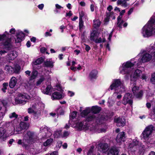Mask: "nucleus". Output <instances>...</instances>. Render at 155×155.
I'll use <instances>...</instances> for the list:
<instances>
[{
	"mask_svg": "<svg viewBox=\"0 0 155 155\" xmlns=\"http://www.w3.org/2000/svg\"><path fill=\"white\" fill-rule=\"evenodd\" d=\"M31 99V97L25 93H19L15 98L16 104H24Z\"/></svg>",
	"mask_w": 155,
	"mask_h": 155,
	"instance_id": "obj_6",
	"label": "nucleus"
},
{
	"mask_svg": "<svg viewBox=\"0 0 155 155\" xmlns=\"http://www.w3.org/2000/svg\"><path fill=\"white\" fill-rule=\"evenodd\" d=\"M17 53L16 51H12L9 52L7 58L9 60H13L17 57Z\"/></svg>",
	"mask_w": 155,
	"mask_h": 155,
	"instance_id": "obj_23",
	"label": "nucleus"
},
{
	"mask_svg": "<svg viewBox=\"0 0 155 155\" xmlns=\"http://www.w3.org/2000/svg\"><path fill=\"white\" fill-rule=\"evenodd\" d=\"M132 97V95L131 94L129 93L126 94L123 98L122 103L124 105H126L128 103L130 105L132 104L133 103Z\"/></svg>",
	"mask_w": 155,
	"mask_h": 155,
	"instance_id": "obj_14",
	"label": "nucleus"
},
{
	"mask_svg": "<svg viewBox=\"0 0 155 155\" xmlns=\"http://www.w3.org/2000/svg\"><path fill=\"white\" fill-rule=\"evenodd\" d=\"M10 40L8 39L6 42H4L3 43L4 48L5 50H2L0 51V54L2 55L5 54L7 53L8 51L10 50V48H11V45L10 43Z\"/></svg>",
	"mask_w": 155,
	"mask_h": 155,
	"instance_id": "obj_16",
	"label": "nucleus"
},
{
	"mask_svg": "<svg viewBox=\"0 0 155 155\" xmlns=\"http://www.w3.org/2000/svg\"><path fill=\"white\" fill-rule=\"evenodd\" d=\"M53 141V140L52 138L48 139L44 143L43 145L45 147L50 145L51 144Z\"/></svg>",
	"mask_w": 155,
	"mask_h": 155,
	"instance_id": "obj_38",
	"label": "nucleus"
},
{
	"mask_svg": "<svg viewBox=\"0 0 155 155\" xmlns=\"http://www.w3.org/2000/svg\"><path fill=\"white\" fill-rule=\"evenodd\" d=\"M140 143L136 139H134L130 143L129 146L130 148H134V149L137 148V146Z\"/></svg>",
	"mask_w": 155,
	"mask_h": 155,
	"instance_id": "obj_28",
	"label": "nucleus"
},
{
	"mask_svg": "<svg viewBox=\"0 0 155 155\" xmlns=\"http://www.w3.org/2000/svg\"><path fill=\"white\" fill-rule=\"evenodd\" d=\"M9 124L13 127L14 132L16 134L19 133L22 130L27 129L29 126L28 123L24 122L22 121L20 124H18L17 120L15 119L11 121Z\"/></svg>",
	"mask_w": 155,
	"mask_h": 155,
	"instance_id": "obj_5",
	"label": "nucleus"
},
{
	"mask_svg": "<svg viewBox=\"0 0 155 155\" xmlns=\"http://www.w3.org/2000/svg\"><path fill=\"white\" fill-rule=\"evenodd\" d=\"M96 8V6L92 4L91 5L90 8L91 12H94Z\"/></svg>",
	"mask_w": 155,
	"mask_h": 155,
	"instance_id": "obj_55",
	"label": "nucleus"
},
{
	"mask_svg": "<svg viewBox=\"0 0 155 155\" xmlns=\"http://www.w3.org/2000/svg\"><path fill=\"white\" fill-rule=\"evenodd\" d=\"M45 105L41 101V98L38 96H35L34 99L31 104V107L34 109H43Z\"/></svg>",
	"mask_w": 155,
	"mask_h": 155,
	"instance_id": "obj_7",
	"label": "nucleus"
},
{
	"mask_svg": "<svg viewBox=\"0 0 155 155\" xmlns=\"http://www.w3.org/2000/svg\"><path fill=\"white\" fill-rule=\"evenodd\" d=\"M44 4H41L38 5V7L39 9L41 10H42L44 7Z\"/></svg>",
	"mask_w": 155,
	"mask_h": 155,
	"instance_id": "obj_61",
	"label": "nucleus"
},
{
	"mask_svg": "<svg viewBox=\"0 0 155 155\" xmlns=\"http://www.w3.org/2000/svg\"><path fill=\"white\" fill-rule=\"evenodd\" d=\"M108 148V145L106 143H101L99 144L97 148L103 153L106 152Z\"/></svg>",
	"mask_w": 155,
	"mask_h": 155,
	"instance_id": "obj_17",
	"label": "nucleus"
},
{
	"mask_svg": "<svg viewBox=\"0 0 155 155\" xmlns=\"http://www.w3.org/2000/svg\"><path fill=\"white\" fill-rule=\"evenodd\" d=\"M8 85V84L7 83H4L3 84V87L2 89V90L4 93L6 92V90L7 89Z\"/></svg>",
	"mask_w": 155,
	"mask_h": 155,
	"instance_id": "obj_47",
	"label": "nucleus"
},
{
	"mask_svg": "<svg viewBox=\"0 0 155 155\" xmlns=\"http://www.w3.org/2000/svg\"><path fill=\"white\" fill-rule=\"evenodd\" d=\"M97 71L96 70H93L91 72L89 75V78L91 79H96L97 77Z\"/></svg>",
	"mask_w": 155,
	"mask_h": 155,
	"instance_id": "obj_29",
	"label": "nucleus"
},
{
	"mask_svg": "<svg viewBox=\"0 0 155 155\" xmlns=\"http://www.w3.org/2000/svg\"><path fill=\"white\" fill-rule=\"evenodd\" d=\"M108 103H109V106H111L114 104V102L113 101H112L110 99V98H109L108 101Z\"/></svg>",
	"mask_w": 155,
	"mask_h": 155,
	"instance_id": "obj_57",
	"label": "nucleus"
},
{
	"mask_svg": "<svg viewBox=\"0 0 155 155\" xmlns=\"http://www.w3.org/2000/svg\"><path fill=\"white\" fill-rule=\"evenodd\" d=\"M69 135V133L68 131H65L64 132L63 135L61 134V137H64L68 136Z\"/></svg>",
	"mask_w": 155,
	"mask_h": 155,
	"instance_id": "obj_58",
	"label": "nucleus"
},
{
	"mask_svg": "<svg viewBox=\"0 0 155 155\" xmlns=\"http://www.w3.org/2000/svg\"><path fill=\"white\" fill-rule=\"evenodd\" d=\"M35 138L34 133L31 131H28L23 138V143H31Z\"/></svg>",
	"mask_w": 155,
	"mask_h": 155,
	"instance_id": "obj_9",
	"label": "nucleus"
},
{
	"mask_svg": "<svg viewBox=\"0 0 155 155\" xmlns=\"http://www.w3.org/2000/svg\"><path fill=\"white\" fill-rule=\"evenodd\" d=\"M8 135L5 132V130L2 127H0V141L1 142L5 141Z\"/></svg>",
	"mask_w": 155,
	"mask_h": 155,
	"instance_id": "obj_20",
	"label": "nucleus"
},
{
	"mask_svg": "<svg viewBox=\"0 0 155 155\" xmlns=\"http://www.w3.org/2000/svg\"><path fill=\"white\" fill-rule=\"evenodd\" d=\"M152 53L155 60V42L152 46L150 47L147 50V52L144 53L143 55L136 62L137 67L141 64L142 63H145L150 61L152 58L151 54Z\"/></svg>",
	"mask_w": 155,
	"mask_h": 155,
	"instance_id": "obj_3",
	"label": "nucleus"
},
{
	"mask_svg": "<svg viewBox=\"0 0 155 155\" xmlns=\"http://www.w3.org/2000/svg\"><path fill=\"white\" fill-rule=\"evenodd\" d=\"M136 149H138V152L139 154H141L144 152L145 148L144 146L140 143Z\"/></svg>",
	"mask_w": 155,
	"mask_h": 155,
	"instance_id": "obj_31",
	"label": "nucleus"
},
{
	"mask_svg": "<svg viewBox=\"0 0 155 155\" xmlns=\"http://www.w3.org/2000/svg\"><path fill=\"white\" fill-rule=\"evenodd\" d=\"M50 155H58V152L56 151H54L52 152Z\"/></svg>",
	"mask_w": 155,
	"mask_h": 155,
	"instance_id": "obj_64",
	"label": "nucleus"
},
{
	"mask_svg": "<svg viewBox=\"0 0 155 155\" xmlns=\"http://www.w3.org/2000/svg\"><path fill=\"white\" fill-rule=\"evenodd\" d=\"M154 127L152 125H149L146 127L142 133L143 137L145 140L148 139L151 136Z\"/></svg>",
	"mask_w": 155,
	"mask_h": 155,
	"instance_id": "obj_8",
	"label": "nucleus"
},
{
	"mask_svg": "<svg viewBox=\"0 0 155 155\" xmlns=\"http://www.w3.org/2000/svg\"><path fill=\"white\" fill-rule=\"evenodd\" d=\"M44 78L42 77L39 79L37 81V85H38L41 84L42 82L44 80Z\"/></svg>",
	"mask_w": 155,
	"mask_h": 155,
	"instance_id": "obj_52",
	"label": "nucleus"
},
{
	"mask_svg": "<svg viewBox=\"0 0 155 155\" xmlns=\"http://www.w3.org/2000/svg\"><path fill=\"white\" fill-rule=\"evenodd\" d=\"M21 69V67L18 64H16L13 68V73H18Z\"/></svg>",
	"mask_w": 155,
	"mask_h": 155,
	"instance_id": "obj_39",
	"label": "nucleus"
},
{
	"mask_svg": "<svg viewBox=\"0 0 155 155\" xmlns=\"http://www.w3.org/2000/svg\"><path fill=\"white\" fill-rule=\"evenodd\" d=\"M118 150L115 147H112L108 150L107 155H118Z\"/></svg>",
	"mask_w": 155,
	"mask_h": 155,
	"instance_id": "obj_24",
	"label": "nucleus"
},
{
	"mask_svg": "<svg viewBox=\"0 0 155 155\" xmlns=\"http://www.w3.org/2000/svg\"><path fill=\"white\" fill-rule=\"evenodd\" d=\"M77 112L76 111H73L72 113L70 115V120L69 122L70 123L71 121V119H74L77 116Z\"/></svg>",
	"mask_w": 155,
	"mask_h": 155,
	"instance_id": "obj_45",
	"label": "nucleus"
},
{
	"mask_svg": "<svg viewBox=\"0 0 155 155\" xmlns=\"http://www.w3.org/2000/svg\"><path fill=\"white\" fill-rule=\"evenodd\" d=\"M5 70L8 73H13V68L11 66L6 65H5Z\"/></svg>",
	"mask_w": 155,
	"mask_h": 155,
	"instance_id": "obj_37",
	"label": "nucleus"
},
{
	"mask_svg": "<svg viewBox=\"0 0 155 155\" xmlns=\"http://www.w3.org/2000/svg\"><path fill=\"white\" fill-rule=\"evenodd\" d=\"M84 13L83 11H81L80 12H79V19L82 20V18L84 17Z\"/></svg>",
	"mask_w": 155,
	"mask_h": 155,
	"instance_id": "obj_54",
	"label": "nucleus"
},
{
	"mask_svg": "<svg viewBox=\"0 0 155 155\" xmlns=\"http://www.w3.org/2000/svg\"><path fill=\"white\" fill-rule=\"evenodd\" d=\"M40 130L43 134H45V135L44 136L45 137H49L50 135V133L48 130L47 128L46 127L41 128Z\"/></svg>",
	"mask_w": 155,
	"mask_h": 155,
	"instance_id": "obj_30",
	"label": "nucleus"
},
{
	"mask_svg": "<svg viewBox=\"0 0 155 155\" xmlns=\"http://www.w3.org/2000/svg\"><path fill=\"white\" fill-rule=\"evenodd\" d=\"M5 33H7V34H3L2 35H0V41H3L4 40H6L5 42H6L7 41V40L9 39L10 40V39L9 38H7V37H8V36H7V35H8V33L7 32H5ZM11 44V43H10Z\"/></svg>",
	"mask_w": 155,
	"mask_h": 155,
	"instance_id": "obj_35",
	"label": "nucleus"
},
{
	"mask_svg": "<svg viewBox=\"0 0 155 155\" xmlns=\"http://www.w3.org/2000/svg\"><path fill=\"white\" fill-rule=\"evenodd\" d=\"M94 148V147L92 146L89 150L87 153V155H93V151Z\"/></svg>",
	"mask_w": 155,
	"mask_h": 155,
	"instance_id": "obj_49",
	"label": "nucleus"
},
{
	"mask_svg": "<svg viewBox=\"0 0 155 155\" xmlns=\"http://www.w3.org/2000/svg\"><path fill=\"white\" fill-rule=\"evenodd\" d=\"M68 95L69 96L72 97L74 95V93L71 91H68Z\"/></svg>",
	"mask_w": 155,
	"mask_h": 155,
	"instance_id": "obj_59",
	"label": "nucleus"
},
{
	"mask_svg": "<svg viewBox=\"0 0 155 155\" xmlns=\"http://www.w3.org/2000/svg\"><path fill=\"white\" fill-rule=\"evenodd\" d=\"M97 37V32L96 31H92L90 36V39L91 40L94 41Z\"/></svg>",
	"mask_w": 155,
	"mask_h": 155,
	"instance_id": "obj_36",
	"label": "nucleus"
},
{
	"mask_svg": "<svg viewBox=\"0 0 155 155\" xmlns=\"http://www.w3.org/2000/svg\"><path fill=\"white\" fill-rule=\"evenodd\" d=\"M110 89L111 90H114L115 92L113 94V96H115L117 95V98L118 99H120L122 97V95L120 94L122 92L126 91V87L124 85V82L121 81L120 79H115L114 80L112 84L110 86L108 90Z\"/></svg>",
	"mask_w": 155,
	"mask_h": 155,
	"instance_id": "obj_2",
	"label": "nucleus"
},
{
	"mask_svg": "<svg viewBox=\"0 0 155 155\" xmlns=\"http://www.w3.org/2000/svg\"><path fill=\"white\" fill-rule=\"evenodd\" d=\"M125 10H122L120 13L119 16L118 17V19L122 18V15L125 13Z\"/></svg>",
	"mask_w": 155,
	"mask_h": 155,
	"instance_id": "obj_53",
	"label": "nucleus"
},
{
	"mask_svg": "<svg viewBox=\"0 0 155 155\" xmlns=\"http://www.w3.org/2000/svg\"><path fill=\"white\" fill-rule=\"evenodd\" d=\"M53 91V89L50 85H48L46 88L43 90V92L45 94L48 95H51L52 91Z\"/></svg>",
	"mask_w": 155,
	"mask_h": 155,
	"instance_id": "obj_27",
	"label": "nucleus"
},
{
	"mask_svg": "<svg viewBox=\"0 0 155 155\" xmlns=\"http://www.w3.org/2000/svg\"><path fill=\"white\" fill-rule=\"evenodd\" d=\"M9 117L11 119L12 118H17L18 117V115L14 112L9 114Z\"/></svg>",
	"mask_w": 155,
	"mask_h": 155,
	"instance_id": "obj_48",
	"label": "nucleus"
},
{
	"mask_svg": "<svg viewBox=\"0 0 155 155\" xmlns=\"http://www.w3.org/2000/svg\"><path fill=\"white\" fill-rule=\"evenodd\" d=\"M17 38L15 39V42L16 43H19L21 42L23 39L25 37V34L22 32L18 30L16 32Z\"/></svg>",
	"mask_w": 155,
	"mask_h": 155,
	"instance_id": "obj_21",
	"label": "nucleus"
},
{
	"mask_svg": "<svg viewBox=\"0 0 155 155\" xmlns=\"http://www.w3.org/2000/svg\"><path fill=\"white\" fill-rule=\"evenodd\" d=\"M15 29L13 28L11 29L9 31L12 34H15Z\"/></svg>",
	"mask_w": 155,
	"mask_h": 155,
	"instance_id": "obj_60",
	"label": "nucleus"
},
{
	"mask_svg": "<svg viewBox=\"0 0 155 155\" xmlns=\"http://www.w3.org/2000/svg\"><path fill=\"white\" fill-rule=\"evenodd\" d=\"M43 61V58H40L35 61L34 62V64L35 65L39 64L42 63Z\"/></svg>",
	"mask_w": 155,
	"mask_h": 155,
	"instance_id": "obj_46",
	"label": "nucleus"
},
{
	"mask_svg": "<svg viewBox=\"0 0 155 155\" xmlns=\"http://www.w3.org/2000/svg\"><path fill=\"white\" fill-rule=\"evenodd\" d=\"M126 137L125 132H122L119 133L117 135L116 140L119 145L124 142L125 140Z\"/></svg>",
	"mask_w": 155,
	"mask_h": 155,
	"instance_id": "obj_15",
	"label": "nucleus"
},
{
	"mask_svg": "<svg viewBox=\"0 0 155 155\" xmlns=\"http://www.w3.org/2000/svg\"><path fill=\"white\" fill-rule=\"evenodd\" d=\"M46 49L44 48H41L40 49V51L41 52L44 53L46 51Z\"/></svg>",
	"mask_w": 155,
	"mask_h": 155,
	"instance_id": "obj_63",
	"label": "nucleus"
},
{
	"mask_svg": "<svg viewBox=\"0 0 155 155\" xmlns=\"http://www.w3.org/2000/svg\"><path fill=\"white\" fill-rule=\"evenodd\" d=\"M113 31H112L110 33H108L107 32H105L104 34V38H103L102 40L101 38H100L98 39H95L94 40L95 42L96 43H100L102 42H104L105 41V38H107L110 41L111 40V38L113 34Z\"/></svg>",
	"mask_w": 155,
	"mask_h": 155,
	"instance_id": "obj_12",
	"label": "nucleus"
},
{
	"mask_svg": "<svg viewBox=\"0 0 155 155\" xmlns=\"http://www.w3.org/2000/svg\"><path fill=\"white\" fill-rule=\"evenodd\" d=\"M41 147L40 146L38 147H36L35 148H31L30 150V152L33 155L38 154L42 152L41 150Z\"/></svg>",
	"mask_w": 155,
	"mask_h": 155,
	"instance_id": "obj_26",
	"label": "nucleus"
},
{
	"mask_svg": "<svg viewBox=\"0 0 155 155\" xmlns=\"http://www.w3.org/2000/svg\"><path fill=\"white\" fill-rule=\"evenodd\" d=\"M132 83L133 84L131 87L132 91L134 95L138 98L141 97L142 96V91L139 90V87L136 86L135 83H134L133 82L131 83Z\"/></svg>",
	"mask_w": 155,
	"mask_h": 155,
	"instance_id": "obj_10",
	"label": "nucleus"
},
{
	"mask_svg": "<svg viewBox=\"0 0 155 155\" xmlns=\"http://www.w3.org/2000/svg\"><path fill=\"white\" fill-rule=\"evenodd\" d=\"M79 29L80 30H81L84 26V23L83 21H82V19L80 20L79 19Z\"/></svg>",
	"mask_w": 155,
	"mask_h": 155,
	"instance_id": "obj_50",
	"label": "nucleus"
},
{
	"mask_svg": "<svg viewBox=\"0 0 155 155\" xmlns=\"http://www.w3.org/2000/svg\"><path fill=\"white\" fill-rule=\"evenodd\" d=\"M72 14L71 13V11H69V12L68 13H67L66 14V16H69V17H71L72 16Z\"/></svg>",
	"mask_w": 155,
	"mask_h": 155,
	"instance_id": "obj_62",
	"label": "nucleus"
},
{
	"mask_svg": "<svg viewBox=\"0 0 155 155\" xmlns=\"http://www.w3.org/2000/svg\"><path fill=\"white\" fill-rule=\"evenodd\" d=\"M101 22L98 19H95L94 20L93 26L95 28H97L100 26Z\"/></svg>",
	"mask_w": 155,
	"mask_h": 155,
	"instance_id": "obj_40",
	"label": "nucleus"
},
{
	"mask_svg": "<svg viewBox=\"0 0 155 155\" xmlns=\"http://www.w3.org/2000/svg\"><path fill=\"white\" fill-rule=\"evenodd\" d=\"M61 130H56L54 134V136L55 138H58L60 137H61Z\"/></svg>",
	"mask_w": 155,
	"mask_h": 155,
	"instance_id": "obj_41",
	"label": "nucleus"
},
{
	"mask_svg": "<svg viewBox=\"0 0 155 155\" xmlns=\"http://www.w3.org/2000/svg\"><path fill=\"white\" fill-rule=\"evenodd\" d=\"M114 121L117 123V126L119 127H123L124 126L125 124V120L124 118H115Z\"/></svg>",
	"mask_w": 155,
	"mask_h": 155,
	"instance_id": "obj_22",
	"label": "nucleus"
},
{
	"mask_svg": "<svg viewBox=\"0 0 155 155\" xmlns=\"http://www.w3.org/2000/svg\"><path fill=\"white\" fill-rule=\"evenodd\" d=\"M54 63L51 60H49L45 62L44 64L45 66L52 68L54 66Z\"/></svg>",
	"mask_w": 155,
	"mask_h": 155,
	"instance_id": "obj_34",
	"label": "nucleus"
},
{
	"mask_svg": "<svg viewBox=\"0 0 155 155\" xmlns=\"http://www.w3.org/2000/svg\"><path fill=\"white\" fill-rule=\"evenodd\" d=\"M107 16L109 17L110 18H111L112 19H114L115 18V17L114 15V13L113 12H107Z\"/></svg>",
	"mask_w": 155,
	"mask_h": 155,
	"instance_id": "obj_44",
	"label": "nucleus"
},
{
	"mask_svg": "<svg viewBox=\"0 0 155 155\" xmlns=\"http://www.w3.org/2000/svg\"><path fill=\"white\" fill-rule=\"evenodd\" d=\"M151 81L153 83L155 82V72L152 74L151 78L150 79Z\"/></svg>",
	"mask_w": 155,
	"mask_h": 155,
	"instance_id": "obj_51",
	"label": "nucleus"
},
{
	"mask_svg": "<svg viewBox=\"0 0 155 155\" xmlns=\"http://www.w3.org/2000/svg\"><path fill=\"white\" fill-rule=\"evenodd\" d=\"M128 61L123 63L119 68L120 73L123 74H126L125 76V78L127 80L129 79V77H130L131 83L135 82L137 78H139L140 76L142 71L139 69H136L134 74H132V70L131 67L134 65L137 66L136 61H134V63H132L131 61Z\"/></svg>",
	"mask_w": 155,
	"mask_h": 155,
	"instance_id": "obj_1",
	"label": "nucleus"
},
{
	"mask_svg": "<svg viewBox=\"0 0 155 155\" xmlns=\"http://www.w3.org/2000/svg\"><path fill=\"white\" fill-rule=\"evenodd\" d=\"M84 110L81 113V115L82 117L85 118L86 120L88 122H93L96 121L97 123L101 124L104 123L105 121L103 117L96 118V116L93 113H88L87 112L84 113Z\"/></svg>",
	"mask_w": 155,
	"mask_h": 155,
	"instance_id": "obj_4",
	"label": "nucleus"
},
{
	"mask_svg": "<svg viewBox=\"0 0 155 155\" xmlns=\"http://www.w3.org/2000/svg\"><path fill=\"white\" fill-rule=\"evenodd\" d=\"M17 83V79L15 77H12L9 82V86L11 88H13Z\"/></svg>",
	"mask_w": 155,
	"mask_h": 155,
	"instance_id": "obj_25",
	"label": "nucleus"
},
{
	"mask_svg": "<svg viewBox=\"0 0 155 155\" xmlns=\"http://www.w3.org/2000/svg\"><path fill=\"white\" fill-rule=\"evenodd\" d=\"M117 26L120 28L122 27L124 23V21L122 20V18L118 19V18H117Z\"/></svg>",
	"mask_w": 155,
	"mask_h": 155,
	"instance_id": "obj_43",
	"label": "nucleus"
},
{
	"mask_svg": "<svg viewBox=\"0 0 155 155\" xmlns=\"http://www.w3.org/2000/svg\"><path fill=\"white\" fill-rule=\"evenodd\" d=\"M7 104V102L5 100L0 101V119H2L5 115L7 110L6 106Z\"/></svg>",
	"mask_w": 155,
	"mask_h": 155,
	"instance_id": "obj_11",
	"label": "nucleus"
},
{
	"mask_svg": "<svg viewBox=\"0 0 155 155\" xmlns=\"http://www.w3.org/2000/svg\"><path fill=\"white\" fill-rule=\"evenodd\" d=\"M105 130L103 128L99 129L97 127H96L94 129V131L97 133H100L101 132H105Z\"/></svg>",
	"mask_w": 155,
	"mask_h": 155,
	"instance_id": "obj_42",
	"label": "nucleus"
},
{
	"mask_svg": "<svg viewBox=\"0 0 155 155\" xmlns=\"http://www.w3.org/2000/svg\"><path fill=\"white\" fill-rule=\"evenodd\" d=\"M117 4L118 5H120L122 6L124 8L127 7L128 5L125 0H118L117 2Z\"/></svg>",
	"mask_w": 155,
	"mask_h": 155,
	"instance_id": "obj_33",
	"label": "nucleus"
},
{
	"mask_svg": "<svg viewBox=\"0 0 155 155\" xmlns=\"http://www.w3.org/2000/svg\"><path fill=\"white\" fill-rule=\"evenodd\" d=\"M38 72L37 71L33 70L29 78L30 80H32L36 78L38 76Z\"/></svg>",
	"mask_w": 155,
	"mask_h": 155,
	"instance_id": "obj_32",
	"label": "nucleus"
},
{
	"mask_svg": "<svg viewBox=\"0 0 155 155\" xmlns=\"http://www.w3.org/2000/svg\"><path fill=\"white\" fill-rule=\"evenodd\" d=\"M101 107L97 106H93L91 107H87L84 110V112L83 114L85 113L86 112L88 113H91L92 112V113L94 114H96L99 112L101 110Z\"/></svg>",
	"mask_w": 155,
	"mask_h": 155,
	"instance_id": "obj_13",
	"label": "nucleus"
},
{
	"mask_svg": "<svg viewBox=\"0 0 155 155\" xmlns=\"http://www.w3.org/2000/svg\"><path fill=\"white\" fill-rule=\"evenodd\" d=\"M64 96V94L62 92H55L52 94L51 98L53 100L61 99Z\"/></svg>",
	"mask_w": 155,
	"mask_h": 155,
	"instance_id": "obj_19",
	"label": "nucleus"
},
{
	"mask_svg": "<svg viewBox=\"0 0 155 155\" xmlns=\"http://www.w3.org/2000/svg\"><path fill=\"white\" fill-rule=\"evenodd\" d=\"M31 107L28 109V112L29 114H32L34 112V110Z\"/></svg>",
	"mask_w": 155,
	"mask_h": 155,
	"instance_id": "obj_56",
	"label": "nucleus"
},
{
	"mask_svg": "<svg viewBox=\"0 0 155 155\" xmlns=\"http://www.w3.org/2000/svg\"><path fill=\"white\" fill-rule=\"evenodd\" d=\"M71 124L72 125V127L76 128L79 130H81L86 128V126L84 124V123L81 122H74V121H72Z\"/></svg>",
	"mask_w": 155,
	"mask_h": 155,
	"instance_id": "obj_18",
	"label": "nucleus"
}]
</instances>
